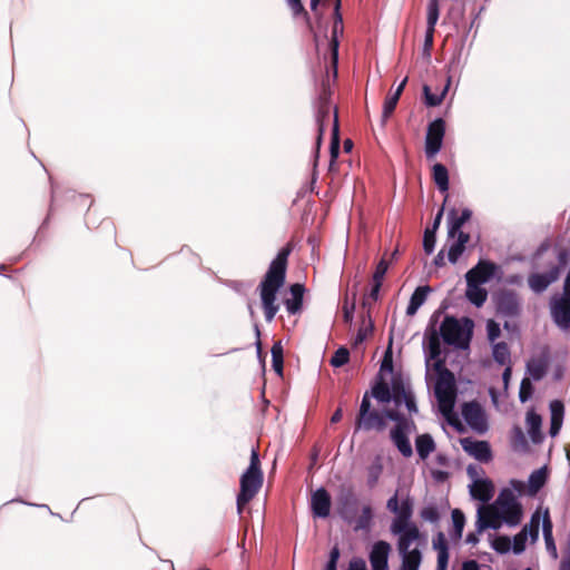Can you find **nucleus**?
I'll return each instance as SVG.
<instances>
[{"instance_id": "f257e3e1", "label": "nucleus", "mask_w": 570, "mask_h": 570, "mask_svg": "<svg viewBox=\"0 0 570 570\" xmlns=\"http://www.w3.org/2000/svg\"><path fill=\"white\" fill-rule=\"evenodd\" d=\"M443 308L436 309L424 332V351L426 367L435 372L433 385L434 396L438 401L439 412L449 425L456 432H463V423L454 412L458 396V386L454 374L446 368L445 358L442 357L441 340L444 344L463 348V323L452 315H445L439 328L436 324Z\"/></svg>"}, {"instance_id": "f03ea898", "label": "nucleus", "mask_w": 570, "mask_h": 570, "mask_svg": "<svg viewBox=\"0 0 570 570\" xmlns=\"http://www.w3.org/2000/svg\"><path fill=\"white\" fill-rule=\"evenodd\" d=\"M292 250L293 245L288 243L277 253L258 286L262 306L267 322H271L278 312L279 306L276 303V296L285 284L288 257Z\"/></svg>"}, {"instance_id": "7ed1b4c3", "label": "nucleus", "mask_w": 570, "mask_h": 570, "mask_svg": "<svg viewBox=\"0 0 570 570\" xmlns=\"http://www.w3.org/2000/svg\"><path fill=\"white\" fill-rule=\"evenodd\" d=\"M386 509L395 514L390 530L394 535H399V553L411 552L410 547L412 543L421 539V532L417 525L411 520L413 515L412 499L407 497L400 503L396 492L387 500Z\"/></svg>"}, {"instance_id": "20e7f679", "label": "nucleus", "mask_w": 570, "mask_h": 570, "mask_svg": "<svg viewBox=\"0 0 570 570\" xmlns=\"http://www.w3.org/2000/svg\"><path fill=\"white\" fill-rule=\"evenodd\" d=\"M448 237L443 248L434 258V265L441 267L445 264L444 253L448 250L450 263H456L463 254V209L453 207L448 213L446 218Z\"/></svg>"}, {"instance_id": "39448f33", "label": "nucleus", "mask_w": 570, "mask_h": 570, "mask_svg": "<svg viewBox=\"0 0 570 570\" xmlns=\"http://www.w3.org/2000/svg\"><path fill=\"white\" fill-rule=\"evenodd\" d=\"M264 482V474L261 468V461L257 450L253 449L250 453L249 466L242 474L239 480V493L237 494V512L242 514L246 504H248L259 492Z\"/></svg>"}, {"instance_id": "423d86ee", "label": "nucleus", "mask_w": 570, "mask_h": 570, "mask_svg": "<svg viewBox=\"0 0 570 570\" xmlns=\"http://www.w3.org/2000/svg\"><path fill=\"white\" fill-rule=\"evenodd\" d=\"M497 505L500 512L501 521L509 525H517L521 521L522 507L515 500L511 490L504 489L497 499Z\"/></svg>"}, {"instance_id": "0eeeda50", "label": "nucleus", "mask_w": 570, "mask_h": 570, "mask_svg": "<svg viewBox=\"0 0 570 570\" xmlns=\"http://www.w3.org/2000/svg\"><path fill=\"white\" fill-rule=\"evenodd\" d=\"M464 420L465 424L478 435H484L489 431L487 412L476 401L465 402Z\"/></svg>"}, {"instance_id": "6e6552de", "label": "nucleus", "mask_w": 570, "mask_h": 570, "mask_svg": "<svg viewBox=\"0 0 570 570\" xmlns=\"http://www.w3.org/2000/svg\"><path fill=\"white\" fill-rule=\"evenodd\" d=\"M445 135V121L438 118L429 124L425 137V156L428 159H434L441 150Z\"/></svg>"}, {"instance_id": "1a4fd4ad", "label": "nucleus", "mask_w": 570, "mask_h": 570, "mask_svg": "<svg viewBox=\"0 0 570 570\" xmlns=\"http://www.w3.org/2000/svg\"><path fill=\"white\" fill-rule=\"evenodd\" d=\"M550 314L562 331H570V298L554 295L550 299Z\"/></svg>"}, {"instance_id": "9d476101", "label": "nucleus", "mask_w": 570, "mask_h": 570, "mask_svg": "<svg viewBox=\"0 0 570 570\" xmlns=\"http://www.w3.org/2000/svg\"><path fill=\"white\" fill-rule=\"evenodd\" d=\"M497 313L504 317H515L521 312V304L518 295L508 289L500 291L494 296Z\"/></svg>"}, {"instance_id": "9b49d317", "label": "nucleus", "mask_w": 570, "mask_h": 570, "mask_svg": "<svg viewBox=\"0 0 570 570\" xmlns=\"http://www.w3.org/2000/svg\"><path fill=\"white\" fill-rule=\"evenodd\" d=\"M386 428V421H385V415L383 414V412H379L377 410H373L371 412H367L365 413V415L363 416H356V420H355V429H354V432L356 433L357 431H365V432H370V431H377V432H382L384 431Z\"/></svg>"}, {"instance_id": "f8f14e48", "label": "nucleus", "mask_w": 570, "mask_h": 570, "mask_svg": "<svg viewBox=\"0 0 570 570\" xmlns=\"http://www.w3.org/2000/svg\"><path fill=\"white\" fill-rule=\"evenodd\" d=\"M465 453L480 463H490L493 460V452L488 441L473 440L465 436Z\"/></svg>"}, {"instance_id": "ddd939ff", "label": "nucleus", "mask_w": 570, "mask_h": 570, "mask_svg": "<svg viewBox=\"0 0 570 570\" xmlns=\"http://www.w3.org/2000/svg\"><path fill=\"white\" fill-rule=\"evenodd\" d=\"M391 544L380 540L375 542L370 551L368 559L372 570H389V556Z\"/></svg>"}, {"instance_id": "4468645a", "label": "nucleus", "mask_w": 570, "mask_h": 570, "mask_svg": "<svg viewBox=\"0 0 570 570\" xmlns=\"http://www.w3.org/2000/svg\"><path fill=\"white\" fill-rule=\"evenodd\" d=\"M560 276L558 266L552 267L547 273H533L528 277L529 287L535 293L544 292L550 284L556 282Z\"/></svg>"}, {"instance_id": "2eb2a0df", "label": "nucleus", "mask_w": 570, "mask_h": 570, "mask_svg": "<svg viewBox=\"0 0 570 570\" xmlns=\"http://www.w3.org/2000/svg\"><path fill=\"white\" fill-rule=\"evenodd\" d=\"M495 265L488 261H480L476 266L465 273L466 283H475L478 285L488 282L494 274Z\"/></svg>"}, {"instance_id": "dca6fc26", "label": "nucleus", "mask_w": 570, "mask_h": 570, "mask_svg": "<svg viewBox=\"0 0 570 570\" xmlns=\"http://www.w3.org/2000/svg\"><path fill=\"white\" fill-rule=\"evenodd\" d=\"M469 492L472 499L488 502L494 495V484L490 479H475L469 485Z\"/></svg>"}, {"instance_id": "f3484780", "label": "nucleus", "mask_w": 570, "mask_h": 570, "mask_svg": "<svg viewBox=\"0 0 570 570\" xmlns=\"http://www.w3.org/2000/svg\"><path fill=\"white\" fill-rule=\"evenodd\" d=\"M313 514L318 518H327L331 512V495L324 489H317L311 500Z\"/></svg>"}, {"instance_id": "a211bd4d", "label": "nucleus", "mask_w": 570, "mask_h": 570, "mask_svg": "<svg viewBox=\"0 0 570 570\" xmlns=\"http://www.w3.org/2000/svg\"><path fill=\"white\" fill-rule=\"evenodd\" d=\"M479 529H499L502 524L498 507H483L479 510Z\"/></svg>"}, {"instance_id": "6ab92c4d", "label": "nucleus", "mask_w": 570, "mask_h": 570, "mask_svg": "<svg viewBox=\"0 0 570 570\" xmlns=\"http://www.w3.org/2000/svg\"><path fill=\"white\" fill-rule=\"evenodd\" d=\"M409 429H402L401 426H394L391 430L390 436L394 445L405 458H410L413 454V450L407 438Z\"/></svg>"}, {"instance_id": "aec40b11", "label": "nucleus", "mask_w": 570, "mask_h": 570, "mask_svg": "<svg viewBox=\"0 0 570 570\" xmlns=\"http://www.w3.org/2000/svg\"><path fill=\"white\" fill-rule=\"evenodd\" d=\"M356 499L352 492L343 494L338 500L337 512L340 517L348 523H352L356 513Z\"/></svg>"}, {"instance_id": "412c9836", "label": "nucleus", "mask_w": 570, "mask_h": 570, "mask_svg": "<svg viewBox=\"0 0 570 570\" xmlns=\"http://www.w3.org/2000/svg\"><path fill=\"white\" fill-rule=\"evenodd\" d=\"M304 292L305 287L303 284L295 283L291 285V297L284 301L286 309L289 314H296L302 309Z\"/></svg>"}, {"instance_id": "4be33fe9", "label": "nucleus", "mask_w": 570, "mask_h": 570, "mask_svg": "<svg viewBox=\"0 0 570 570\" xmlns=\"http://www.w3.org/2000/svg\"><path fill=\"white\" fill-rule=\"evenodd\" d=\"M432 292V288L429 285L419 286L413 292L410 303L406 308V315L413 316L416 314L417 309L424 304L428 298V295Z\"/></svg>"}, {"instance_id": "5701e85b", "label": "nucleus", "mask_w": 570, "mask_h": 570, "mask_svg": "<svg viewBox=\"0 0 570 570\" xmlns=\"http://www.w3.org/2000/svg\"><path fill=\"white\" fill-rule=\"evenodd\" d=\"M551 422L549 433L551 436H556L562 426L564 406L559 400H554L550 403Z\"/></svg>"}, {"instance_id": "b1692460", "label": "nucleus", "mask_w": 570, "mask_h": 570, "mask_svg": "<svg viewBox=\"0 0 570 570\" xmlns=\"http://www.w3.org/2000/svg\"><path fill=\"white\" fill-rule=\"evenodd\" d=\"M527 424H528V432H529V435H530L531 440L534 443L540 442L542 440V434H541L542 419H541V415L535 413L533 410L528 411V413H527Z\"/></svg>"}, {"instance_id": "393cba45", "label": "nucleus", "mask_w": 570, "mask_h": 570, "mask_svg": "<svg viewBox=\"0 0 570 570\" xmlns=\"http://www.w3.org/2000/svg\"><path fill=\"white\" fill-rule=\"evenodd\" d=\"M488 297V292L485 288L480 287V285L475 283H466L465 289V298L469 299L476 307H480L484 304Z\"/></svg>"}, {"instance_id": "a878e982", "label": "nucleus", "mask_w": 570, "mask_h": 570, "mask_svg": "<svg viewBox=\"0 0 570 570\" xmlns=\"http://www.w3.org/2000/svg\"><path fill=\"white\" fill-rule=\"evenodd\" d=\"M415 446L416 452L422 460L429 458V455L435 450L433 438L428 433L416 436Z\"/></svg>"}, {"instance_id": "bb28decb", "label": "nucleus", "mask_w": 570, "mask_h": 570, "mask_svg": "<svg viewBox=\"0 0 570 570\" xmlns=\"http://www.w3.org/2000/svg\"><path fill=\"white\" fill-rule=\"evenodd\" d=\"M432 179L439 190L446 193L449 190V171L442 164H434L432 167Z\"/></svg>"}, {"instance_id": "cd10ccee", "label": "nucleus", "mask_w": 570, "mask_h": 570, "mask_svg": "<svg viewBox=\"0 0 570 570\" xmlns=\"http://www.w3.org/2000/svg\"><path fill=\"white\" fill-rule=\"evenodd\" d=\"M451 78L446 80L445 86L443 87L442 91L440 94H433L431 91V87L429 85L423 86V97L424 102L429 107H436L442 104L444 96L450 87Z\"/></svg>"}, {"instance_id": "c85d7f7f", "label": "nucleus", "mask_w": 570, "mask_h": 570, "mask_svg": "<svg viewBox=\"0 0 570 570\" xmlns=\"http://www.w3.org/2000/svg\"><path fill=\"white\" fill-rule=\"evenodd\" d=\"M402 558L401 570H419L422 554L419 549H413L411 552L400 553Z\"/></svg>"}, {"instance_id": "c756f323", "label": "nucleus", "mask_w": 570, "mask_h": 570, "mask_svg": "<svg viewBox=\"0 0 570 570\" xmlns=\"http://www.w3.org/2000/svg\"><path fill=\"white\" fill-rule=\"evenodd\" d=\"M272 366L277 375L283 376L284 350L281 341L274 342L272 350Z\"/></svg>"}, {"instance_id": "7c9ffc66", "label": "nucleus", "mask_w": 570, "mask_h": 570, "mask_svg": "<svg viewBox=\"0 0 570 570\" xmlns=\"http://www.w3.org/2000/svg\"><path fill=\"white\" fill-rule=\"evenodd\" d=\"M331 112V105L330 104H321L318 105L316 121L318 125V135L316 138V146L317 149H320V146L322 144L324 130H325V120L328 119Z\"/></svg>"}, {"instance_id": "2f4dec72", "label": "nucleus", "mask_w": 570, "mask_h": 570, "mask_svg": "<svg viewBox=\"0 0 570 570\" xmlns=\"http://www.w3.org/2000/svg\"><path fill=\"white\" fill-rule=\"evenodd\" d=\"M471 215H472L471 210L465 209V228H469V232L465 233V238H464L465 248L468 246H470V247L475 246L481 238V233H480L479 227H476L475 230L473 229V223L471 222Z\"/></svg>"}, {"instance_id": "473e14b6", "label": "nucleus", "mask_w": 570, "mask_h": 570, "mask_svg": "<svg viewBox=\"0 0 570 570\" xmlns=\"http://www.w3.org/2000/svg\"><path fill=\"white\" fill-rule=\"evenodd\" d=\"M527 370L533 380L539 381L547 373V362L543 358H531L527 363Z\"/></svg>"}, {"instance_id": "72a5a7b5", "label": "nucleus", "mask_w": 570, "mask_h": 570, "mask_svg": "<svg viewBox=\"0 0 570 570\" xmlns=\"http://www.w3.org/2000/svg\"><path fill=\"white\" fill-rule=\"evenodd\" d=\"M382 472H383L382 459L380 456H376L374 459V461L372 462V464L370 466H367V469H366L368 488L372 489L377 484Z\"/></svg>"}, {"instance_id": "f704fd0d", "label": "nucleus", "mask_w": 570, "mask_h": 570, "mask_svg": "<svg viewBox=\"0 0 570 570\" xmlns=\"http://www.w3.org/2000/svg\"><path fill=\"white\" fill-rule=\"evenodd\" d=\"M392 400L396 405H401L403 400L407 396V393H412L410 389H406L401 379H394L392 382Z\"/></svg>"}, {"instance_id": "c9c22d12", "label": "nucleus", "mask_w": 570, "mask_h": 570, "mask_svg": "<svg viewBox=\"0 0 570 570\" xmlns=\"http://www.w3.org/2000/svg\"><path fill=\"white\" fill-rule=\"evenodd\" d=\"M493 358L500 365L510 363V350L507 343L500 342L493 345Z\"/></svg>"}, {"instance_id": "e433bc0d", "label": "nucleus", "mask_w": 570, "mask_h": 570, "mask_svg": "<svg viewBox=\"0 0 570 570\" xmlns=\"http://www.w3.org/2000/svg\"><path fill=\"white\" fill-rule=\"evenodd\" d=\"M373 511L370 505H364L361 515L355 520L354 531L368 530L372 523Z\"/></svg>"}, {"instance_id": "4c0bfd02", "label": "nucleus", "mask_w": 570, "mask_h": 570, "mask_svg": "<svg viewBox=\"0 0 570 570\" xmlns=\"http://www.w3.org/2000/svg\"><path fill=\"white\" fill-rule=\"evenodd\" d=\"M372 395L382 403H387L392 400L391 387L384 381H381L373 386Z\"/></svg>"}, {"instance_id": "58836bf2", "label": "nucleus", "mask_w": 570, "mask_h": 570, "mask_svg": "<svg viewBox=\"0 0 570 570\" xmlns=\"http://www.w3.org/2000/svg\"><path fill=\"white\" fill-rule=\"evenodd\" d=\"M340 127H338V115L337 109H334V121L332 129V142H331V157L336 158L340 150V138H338Z\"/></svg>"}, {"instance_id": "ea45409f", "label": "nucleus", "mask_w": 570, "mask_h": 570, "mask_svg": "<svg viewBox=\"0 0 570 570\" xmlns=\"http://www.w3.org/2000/svg\"><path fill=\"white\" fill-rule=\"evenodd\" d=\"M399 97L396 95H391V96H387L385 101H384V105H383V112H382V118H381V121H382V125L385 126V124L387 122L389 118L392 116V114L394 112L395 108H396V105L399 102Z\"/></svg>"}, {"instance_id": "a19ab883", "label": "nucleus", "mask_w": 570, "mask_h": 570, "mask_svg": "<svg viewBox=\"0 0 570 570\" xmlns=\"http://www.w3.org/2000/svg\"><path fill=\"white\" fill-rule=\"evenodd\" d=\"M350 361V351L346 347L337 348L331 357V365L334 367H341Z\"/></svg>"}, {"instance_id": "79ce46f5", "label": "nucleus", "mask_w": 570, "mask_h": 570, "mask_svg": "<svg viewBox=\"0 0 570 570\" xmlns=\"http://www.w3.org/2000/svg\"><path fill=\"white\" fill-rule=\"evenodd\" d=\"M383 414L385 415V420L390 419V420L394 421L396 423L395 426H401L402 429H409L410 428L409 420L405 417L404 414L400 413L399 411H396V410H386V411L383 412Z\"/></svg>"}, {"instance_id": "37998d69", "label": "nucleus", "mask_w": 570, "mask_h": 570, "mask_svg": "<svg viewBox=\"0 0 570 570\" xmlns=\"http://www.w3.org/2000/svg\"><path fill=\"white\" fill-rule=\"evenodd\" d=\"M527 535L528 527H524L518 534L514 535L512 549L515 554H520L525 550Z\"/></svg>"}, {"instance_id": "c03bdc74", "label": "nucleus", "mask_w": 570, "mask_h": 570, "mask_svg": "<svg viewBox=\"0 0 570 570\" xmlns=\"http://www.w3.org/2000/svg\"><path fill=\"white\" fill-rule=\"evenodd\" d=\"M439 19V0H430L428 4V28L435 29Z\"/></svg>"}, {"instance_id": "a18cd8bd", "label": "nucleus", "mask_w": 570, "mask_h": 570, "mask_svg": "<svg viewBox=\"0 0 570 570\" xmlns=\"http://www.w3.org/2000/svg\"><path fill=\"white\" fill-rule=\"evenodd\" d=\"M287 6L292 10L294 17L303 16L307 23H309L308 12L304 8L302 0H287Z\"/></svg>"}, {"instance_id": "49530a36", "label": "nucleus", "mask_w": 570, "mask_h": 570, "mask_svg": "<svg viewBox=\"0 0 570 570\" xmlns=\"http://www.w3.org/2000/svg\"><path fill=\"white\" fill-rule=\"evenodd\" d=\"M544 482H546V474H544L543 470L534 471L529 478L530 488L533 491H538L540 488H542Z\"/></svg>"}, {"instance_id": "de8ad7c7", "label": "nucleus", "mask_w": 570, "mask_h": 570, "mask_svg": "<svg viewBox=\"0 0 570 570\" xmlns=\"http://www.w3.org/2000/svg\"><path fill=\"white\" fill-rule=\"evenodd\" d=\"M435 232L433 229L426 228L424 230L423 236V248L426 254H431L434 250L435 246Z\"/></svg>"}, {"instance_id": "09e8293b", "label": "nucleus", "mask_w": 570, "mask_h": 570, "mask_svg": "<svg viewBox=\"0 0 570 570\" xmlns=\"http://www.w3.org/2000/svg\"><path fill=\"white\" fill-rule=\"evenodd\" d=\"M533 393V385L530 379L524 377L520 384L519 397L521 402H525Z\"/></svg>"}, {"instance_id": "8fccbe9b", "label": "nucleus", "mask_w": 570, "mask_h": 570, "mask_svg": "<svg viewBox=\"0 0 570 570\" xmlns=\"http://www.w3.org/2000/svg\"><path fill=\"white\" fill-rule=\"evenodd\" d=\"M420 515L423 520L435 523L440 519L439 511L435 507L429 505L421 510Z\"/></svg>"}, {"instance_id": "3c124183", "label": "nucleus", "mask_w": 570, "mask_h": 570, "mask_svg": "<svg viewBox=\"0 0 570 570\" xmlns=\"http://www.w3.org/2000/svg\"><path fill=\"white\" fill-rule=\"evenodd\" d=\"M528 527L530 537L533 541H535L539 538V528H540V514L537 511L532 514L530 523Z\"/></svg>"}, {"instance_id": "603ef678", "label": "nucleus", "mask_w": 570, "mask_h": 570, "mask_svg": "<svg viewBox=\"0 0 570 570\" xmlns=\"http://www.w3.org/2000/svg\"><path fill=\"white\" fill-rule=\"evenodd\" d=\"M387 269L389 262L385 258H382L376 265L375 272L373 274V281L382 283Z\"/></svg>"}, {"instance_id": "864d4df0", "label": "nucleus", "mask_w": 570, "mask_h": 570, "mask_svg": "<svg viewBox=\"0 0 570 570\" xmlns=\"http://www.w3.org/2000/svg\"><path fill=\"white\" fill-rule=\"evenodd\" d=\"M493 548L500 553H505V552L510 551V549H511L510 538L505 537V535L498 537L493 541Z\"/></svg>"}, {"instance_id": "5fc2aeb1", "label": "nucleus", "mask_w": 570, "mask_h": 570, "mask_svg": "<svg viewBox=\"0 0 570 570\" xmlns=\"http://www.w3.org/2000/svg\"><path fill=\"white\" fill-rule=\"evenodd\" d=\"M452 520L455 534L460 537L463 530V512L460 509H454L452 511Z\"/></svg>"}, {"instance_id": "6e6d98bb", "label": "nucleus", "mask_w": 570, "mask_h": 570, "mask_svg": "<svg viewBox=\"0 0 570 570\" xmlns=\"http://www.w3.org/2000/svg\"><path fill=\"white\" fill-rule=\"evenodd\" d=\"M340 549L337 546H334L330 551V558L326 563L325 570H337V562L340 559Z\"/></svg>"}, {"instance_id": "4d7b16f0", "label": "nucleus", "mask_w": 570, "mask_h": 570, "mask_svg": "<svg viewBox=\"0 0 570 570\" xmlns=\"http://www.w3.org/2000/svg\"><path fill=\"white\" fill-rule=\"evenodd\" d=\"M488 338L490 342H494L500 336V326L493 320L488 321L487 324Z\"/></svg>"}, {"instance_id": "13d9d810", "label": "nucleus", "mask_w": 570, "mask_h": 570, "mask_svg": "<svg viewBox=\"0 0 570 570\" xmlns=\"http://www.w3.org/2000/svg\"><path fill=\"white\" fill-rule=\"evenodd\" d=\"M547 551L553 559H558V550L552 534L543 535Z\"/></svg>"}, {"instance_id": "bf43d9fd", "label": "nucleus", "mask_w": 570, "mask_h": 570, "mask_svg": "<svg viewBox=\"0 0 570 570\" xmlns=\"http://www.w3.org/2000/svg\"><path fill=\"white\" fill-rule=\"evenodd\" d=\"M392 371H393L392 353L390 350H387L382 360L380 372L383 373V372H392Z\"/></svg>"}, {"instance_id": "052dcab7", "label": "nucleus", "mask_w": 570, "mask_h": 570, "mask_svg": "<svg viewBox=\"0 0 570 570\" xmlns=\"http://www.w3.org/2000/svg\"><path fill=\"white\" fill-rule=\"evenodd\" d=\"M373 411L371 409V400H370V395L368 393L366 392L364 395H363V399H362V402H361V405H360V409H358V413L356 416H364L365 413L367 412H371Z\"/></svg>"}, {"instance_id": "680f3d73", "label": "nucleus", "mask_w": 570, "mask_h": 570, "mask_svg": "<svg viewBox=\"0 0 570 570\" xmlns=\"http://www.w3.org/2000/svg\"><path fill=\"white\" fill-rule=\"evenodd\" d=\"M449 562V549H442L438 552V570H446Z\"/></svg>"}, {"instance_id": "e2e57ef3", "label": "nucleus", "mask_w": 570, "mask_h": 570, "mask_svg": "<svg viewBox=\"0 0 570 570\" xmlns=\"http://www.w3.org/2000/svg\"><path fill=\"white\" fill-rule=\"evenodd\" d=\"M466 473L472 479L473 482L475 479H482L481 476L484 474V470L479 465L470 464L466 468Z\"/></svg>"}, {"instance_id": "0e129e2a", "label": "nucleus", "mask_w": 570, "mask_h": 570, "mask_svg": "<svg viewBox=\"0 0 570 570\" xmlns=\"http://www.w3.org/2000/svg\"><path fill=\"white\" fill-rule=\"evenodd\" d=\"M403 402H404L410 415L417 413V406H416L415 397H414L413 393H407V396L403 400Z\"/></svg>"}, {"instance_id": "69168bd1", "label": "nucleus", "mask_w": 570, "mask_h": 570, "mask_svg": "<svg viewBox=\"0 0 570 570\" xmlns=\"http://www.w3.org/2000/svg\"><path fill=\"white\" fill-rule=\"evenodd\" d=\"M433 548L438 550V552H440L442 549H449L448 541L442 532H439L433 540Z\"/></svg>"}, {"instance_id": "338daca9", "label": "nucleus", "mask_w": 570, "mask_h": 570, "mask_svg": "<svg viewBox=\"0 0 570 570\" xmlns=\"http://www.w3.org/2000/svg\"><path fill=\"white\" fill-rule=\"evenodd\" d=\"M331 95H332V92H331L328 85L325 81H323L322 82V92L320 94V98H318V105L330 104Z\"/></svg>"}, {"instance_id": "774afa93", "label": "nucleus", "mask_w": 570, "mask_h": 570, "mask_svg": "<svg viewBox=\"0 0 570 570\" xmlns=\"http://www.w3.org/2000/svg\"><path fill=\"white\" fill-rule=\"evenodd\" d=\"M346 570H367L366 562L362 558H353Z\"/></svg>"}]
</instances>
